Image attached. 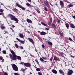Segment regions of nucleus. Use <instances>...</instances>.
I'll use <instances>...</instances> for the list:
<instances>
[{
    "label": "nucleus",
    "instance_id": "58836bf2",
    "mask_svg": "<svg viewBox=\"0 0 75 75\" xmlns=\"http://www.w3.org/2000/svg\"><path fill=\"white\" fill-rule=\"evenodd\" d=\"M24 62H21V63L20 64V65L21 64L22 65H24Z\"/></svg>",
    "mask_w": 75,
    "mask_h": 75
},
{
    "label": "nucleus",
    "instance_id": "e2e57ef3",
    "mask_svg": "<svg viewBox=\"0 0 75 75\" xmlns=\"http://www.w3.org/2000/svg\"><path fill=\"white\" fill-rule=\"evenodd\" d=\"M30 75H31V74H32V73L30 72Z\"/></svg>",
    "mask_w": 75,
    "mask_h": 75
},
{
    "label": "nucleus",
    "instance_id": "69168bd1",
    "mask_svg": "<svg viewBox=\"0 0 75 75\" xmlns=\"http://www.w3.org/2000/svg\"><path fill=\"white\" fill-rule=\"evenodd\" d=\"M32 57H34V56H33V55H31V56Z\"/></svg>",
    "mask_w": 75,
    "mask_h": 75
},
{
    "label": "nucleus",
    "instance_id": "f3484780",
    "mask_svg": "<svg viewBox=\"0 0 75 75\" xmlns=\"http://www.w3.org/2000/svg\"><path fill=\"white\" fill-rule=\"evenodd\" d=\"M19 37L20 38H24V35L22 34H19Z\"/></svg>",
    "mask_w": 75,
    "mask_h": 75
},
{
    "label": "nucleus",
    "instance_id": "4d7b16f0",
    "mask_svg": "<svg viewBox=\"0 0 75 75\" xmlns=\"http://www.w3.org/2000/svg\"><path fill=\"white\" fill-rule=\"evenodd\" d=\"M35 51L36 52H37V49H36V48H35Z\"/></svg>",
    "mask_w": 75,
    "mask_h": 75
},
{
    "label": "nucleus",
    "instance_id": "412c9836",
    "mask_svg": "<svg viewBox=\"0 0 75 75\" xmlns=\"http://www.w3.org/2000/svg\"><path fill=\"white\" fill-rule=\"evenodd\" d=\"M36 70L37 71H38V72L39 71H40L41 69L40 68H37V69H36Z\"/></svg>",
    "mask_w": 75,
    "mask_h": 75
},
{
    "label": "nucleus",
    "instance_id": "774afa93",
    "mask_svg": "<svg viewBox=\"0 0 75 75\" xmlns=\"http://www.w3.org/2000/svg\"><path fill=\"white\" fill-rule=\"evenodd\" d=\"M38 24H39V25H41V24H39V23Z\"/></svg>",
    "mask_w": 75,
    "mask_h": 75
},
{
    "label": "nucleus",
    "instance_id": "6ab92c4d",
    "mask_svg": "<svg viewBox=\"0 0 75 75\" xmlns=\"http://www.w3.org/2000/svg\"><path fill=\"white\" fill-rule=\"evenodd\" d=\"M52 26L53 27V28H57V27L54 24H52Z\"/></svg>",
    "mask_w": 75,
    "mask_h": 75
},
{
    "label": "nucleus",
    "instance_id": "aec40b11",
    "mask_svg": "<svg viewBox=\"0 0 75 75\" xmlns=\"http://www.w3.org/2000/svg\"><path fill=\"white\" fill-rule=\"evenodd\" d=\"M65 25L67 28H69V24H66Z\"/></svg>",
    "mask_w": 75,
    "mask_h": 75
},
{
    "label": "nucleus",
    "instance_id": "f8f14e48",
    "mask_svg": "<svg viewBox=\"0 0 75 75\" xmlns=\"http://www.w3.org/2000/svg\"><path fill=\"white\" fill-rule=\"evenodd\" d=\"M3 25H1L0 26L2 30H4L6 29V27Z\"/></svg>",
    "mask_w": 75,
    "mask_h": 75
},
{
    "label": "nucleus",
    "instance_id": "9b49d317",
    "mask_svg": "<svg viewBox=\"0 0 75 75\" xmlns=\"http://www.w3.org/2000/svg\"><path fill=\"white\" fill-rule=\"evenodd\" d=\"M26 21L27 22H28V23H31V24H32L33 23L32 21H31V20H30V19H27L26 20Z\"/></svg>",
    "mask_w": 75,
    "mask_h": 75
},
{
    "label": "nucleus",
    "instance_id": "9d476101",
    "mask_svg": "<svg viewBox=\"0 0 75 75\" xmlns=\"http://www.w3.org/2000/svg\"><path fill=\"white\" fill-rule=\"evenodd\" d=\"M52 18H50V21L48 23L49 25H50V26L51 24V23H52Z\"/></svg>",
    "mask_w": 75,
    "mask_h": 75
},
{
    "label": "nucleus",
    "instance_id": "3c124183",
    "mask_svg": "<svg viewBox=\"0 0 75 75\" xmlns=\"http://www.w3.org/2000/svg\"><path fill=\"white\" fill-rule=\"evenodd\" d=\"M59 34L60 35H62V33H61V32H59Z\"/></svg>",
    "mask_w": 75,
    "mask_h": 75
},
{
    "label": "nucleus",
    "instance_id": "37998d69",
    "mask_svg": "<svg viewBox=\"0 0 75 75\" xmlns=\"http://www.w3.org/2000/svg\"><path fill=\"white\" fill-rule=\"evenodd\" d=\"M4 75H8V74H7V73L6 72H5L4 73Z\"/></svg>",
    "mask_w": 75,
    "mask_h": 75
},
{
    "label": "nucleus",
    "instance_id": "cd10ccee",
    "mask_svg": "<svg viewBox=\"0 0 75 75\" xmlns=\"http://www.w3.org/2000/svg\"><path fill=\"white\" fill-rule=\"evenodd\" d=\"M68 6L69 7H73V5H72V4H70L68 5Z\"/></svg>",
    "mask_w": 75,
    "mask_h": 75
},
{
    "label": "nucleus",
    "instance_id": "c756f323",
    "mask_svg": "<svg viewBox=\"0 0 75 75\" xmlns=\"http://www.w3.org/2000/svg\"><path fill=\"white\" fill-rule=\"evenodd\" d=\"M25 70V69H23L22 68V69H21V71H22V72H24Z\"/></svg>",
    "mask_w": 75,
    "mask_h": 75
},
{
    "label": "nucleus",
    "instance_id": "a878e982",
    "mask_svg": "<svg viewBox=\"0 0 75 75\" xmlns=\"http://www.w3.org/2000/svg\"><path fill=\"white\" fill-rule=\"evenodd\" d=\"M41 24H42V25H43L45 26H47V24H46L45 23H44L43 22H42Z\"/></svg>",
    "mask_w": 75,
    "mask_h": 75
},
{
    "label": "nucleus",
    "instance_id": "393cba45",
    "mask_svg": "<svg viewBox=\"0 0 75 75\" xmlns=\"http://www.w3.org/2000/svg\"><path fill=\"white\" fill-rule=\"evenodd\" d=\"M2 52L4 54H6V50H3L2 51Z\"/></svg>",
    "mask_w": 75,
    "mask_h": 75
},
{
    "label": "nucleus",
    "instance_id": "ea45409f",
    "mask_svg": "<svg viewBox=\"0 0 75 75\" xmlns=\"http://www.w3.org/2000/svg\"><path fill=\"white\" fill-rule=\"evenodd\" d=\"M35 61L36 62H37V63L38 64V60H37V59H36Z\"/></svg>",
    "mask_w": 75,
    "mask_h": 75
},
{
    "label": "nucleus",
    "instance_id": "f03ea898",
    "mask_svg": "<svg viewBox=\"0 0 75 75\" xmlns=\"http://www.w3.org/2000/svg\"><path fill=\"white\" fill-rule=\"evenodd\" d=\"M8 16L9 17H10L11 19L12 20L15 21L16 22H18V19L17 18H16L14 16L11 15V14H8Z\"/></svg>",
    "mask_w": 75,
    "mask_h": 75
},
{
    "label": "nucleus",
    "instance_id": "5fc2aeb1",
    "mask_svg": "<svg viewBox=\"0 0 75 75\" xmlns=\"http://www.w3.org/2000/svg\"><path fill=\"white\" fill-rule=\"evenodd\" d=\"M45 29L46 30H49V28H45Z\"/></svg>",
    "mask_w": 75,
    "mask_h": 75
},
{
    "label": "nucleus",
    "instance_id": "2f4dec72",
    "mask_svg": "<svg viewBox=\"0 0 75 75\" xmlns=\"http://www.w3.org/2000/svg\"><path fill=\"white\" fill-rule=\"evenodd\" d=\"M40 59L41 61H42V62H44V60H43V59H42V58H40Z\"/></svg>",
    "mask_w": 75,
    "mask_h": 75
},
{
    "label": "nucleus",
    "instance_id": "a211bd4d",
    "mask_svg": "<svg viewBox=\"0 0 75 75\" xmlns=\"http://www.w3.org/2000/svg\"><path fill=\"white\" fill-rule=\"evenodd\" d=\"M70 26L71 27V28H75V26H74V25L72 23L70 24Z\"/></svg>",
    "mask_w": 75,
    "mask_h": 75
},
{
    "label": "nucleus",
    "instance_id": "338daca9",
    "mask_svg": "<svg viewBox=\"0 0 75 75\" xmlns=\"http://www.w3.org/2000/svg\"><path fill=\"white\" fill-rule=\"evenodd\" d=\"M1 49L0 47V51H1Z\"/></svg>",
    "mask_w": 75,
    "mask_h": 75
},
{
    "label": "nucleus",
    "instance_id": "473e14b6",
    "mask_svg": "<svg viewBox=\"0 0 75 75\" xmlns=\"http://www.w3.org/2000/svg\"><path fill=\"white\" fill-rule=\"evenodd\" d=\"M0 12L1 13H3V10L2 9H0Z\"/></svg>",
    "mask_w": 75,
    "mask_h": 75
},
{
    "label": "nucleus",
    "instance_id": "680f3d73",
    "mask_svg": "<svg viewBox=\"0 0 75 75\" xmlns=\"http://www.w3.org/2000/svg\"><path fill=\"white\" fill-rule=\"evenodd\" d=\"M12 32H14V31L13 30V29H12Z\"/></svg>",
    "mask_w": 75,
    "mask_h": 75
},
{
    "label": "nucleus",
    "instance_id": "e433bc0d",
    "mask_svg": "<svg viewBox=\"0 0 75 75\" xmlns=\"http://www.w3.org/2000/svg\"><path fill=\"white\" fill-rule=\"evenodd\" d=\"M13 10H15L16 11H18V10L16 8H14L13 9Z\"/></svg>",
    "mask_w": 75,
    "mask_h": 75
},
{
    "label": "nucleus",
    "instance_id": "0eeeda50",
    "mask_svg": "<svg viewBox=\"0 0 75 75\" xmlns=\"http://www.w3.org/2000/svg\"><path fill=\"white\" fill-rule=\"evenodd\" d=\"M16 40L18 41L19 42H20L21 44H24L25 43V42L23 40H21L20 39H18V38H16Z\"/></svg>",
    "mask_w": 75,
    "mask_h": 75
},
{
    "label": "nucleus",
    "instance_id": "39448f33",
    "mask_svg": "<svg viewBox=\"0 0 75 75\" xmlns=\"http://www.w3.org/2000/svg\"><path fill=\"white\" fill-rule=\"evenodd\" d=\"M16 5L17 7H19V8H21L22 10H25V8H24L23 7L20 5V4L17 3H16Z\"/></svg>",
    "mask_w": 75,
    "mask_h": 75
},
{
    "label": "nucleus",
    "instance_id": "49530a36",
    "mask_svg": "<svg viewBox=\"0 0 75 75\" xmlns=\"http://www.w3.org/2000/svg\"><path fill=\"white\" fill-rule=\"evenodd\" d=\"M42 47L43 48H44L45 47V46H44V45H42Z\"/></svg>",
    "mask_w": 75,
    "mask_h": 75
},
{
    "label": "nucleus",
    "instance_id": "b1692460",
    "mask_svg": "<svg viewBox=\"0 0 75 75\" xmlns=\"http://www.w3.org/2000/svg\"><path fill=\"white\" fill-rule=\"evenodd\" d=\"M26 6H28V7H30L31 5L30 4L28 3H27L26 4Z\"/></svg>",
    "mask_w": 75,
    "mask_h": 75
},
{
    "label": "nucleus",
    "instance_id": "6e6552de",
    "mask_svg": "<svg viewBox=\"0 0 75 75\" xmlns=\"http://www.w3.org/2000/svg\"><path fill=\"white\" fill-rule=\"evenodd\" d=\"M24 66H26L28 67H31V65L30 63H24Z\"/></svg>",
    "mask_w": 75,
    "mask_h": 75
},
{
    "label": "nucleus",
    "instance_id": "1a4fd4ad",
    "mask_svg": "<svg viewBox=\"0 0 75 75\" xmlns=\"http://www.w3.org/2000/svg\"><path fill=\"white\" fill-rule=\"evenodd\" d=\"M28 39L30 42H32L33 45L34 44V42L33 39H31L30 38H28Z\"/></svg>",
    "mask_w": 75,
    "mask_h": 75
},
{
    "label": "nucleus",
    "instance_id": "f704fd0d",
    "mask_svg": "<svg viewBox=\"0 0 75 75\" xmlns=\"http://www.w3.org/2000/svg\"><path fill=\"white\" fill-rule=\"evenodd\" d=\"M69 39L70 40V41H72V39L71 38H69Z\"/></svg>",
    "mask_w": 75,
    "mask_h": 75
},
{
    "label": "nucleus",
    "instance_id": "bb28decb",
    "mask_svg": "<svg viewBox=\"0 0 75 75\" xmlns=\"http://www.w3.org/2000/svg\"><path fill=\"white\" fill-rule=\"evenodd\" d=\"M15 46L17 48H18V45L16 44H15Z\"/></svg>",
    "mask_w": 75,
    "mask_h": 75
},
{
    "label": "nucleus",
    "instance_id": "09e8293b",
    "mask_svg": "<svg viewBox=\"0 0 75 75\" xmlns=\"http://www.w3.org/2000/svg\"><path fill=\"white\" fill-rule=\"evenodd\" d=\"M28 1H29V2H30V3H31V0H27Z\"/></svg>",
    "mask_w": 75,
    "mask_h": 75
},
{
    "label": "nucleus",
    "instance_id": "6e6d98bb",
    "mask_svg": "<svg viewBox=\"0 0 75 75\" xmlns=\"http://www.w3.org/2000/svg\"><path fill=\"white\" fill-rule=\"evenodd\" d=\"M1 3L0 4L1 5H3V3Z\"/></svg>",
    "mask_w": 75,
    "mask_h": 75
},
{
    "label": "nucleus",
    "instance_id": "4468645a",
    "mask_svg": "<svg viewBox=\"0 0 75 75\" xmlns=\"http://www.w3.org/2000/svg\"><path fill=\"white\" fill-rule=\"evenodd\" d=\"M52 72H53L54 74H57V71H56V70L55 69L52 70Z\"/></svg>",
    "mask_w": 75,
    "mask_h": 75
},
{
    "label": "nucleus",
    "instance_id": "f257e3e1",
    "mask_svg": "<svg viewBox=\"0 0 75 75\" xmlns=\"http://www.w3.org/2000/svg\"><path fill=\"white\" fill-rule=\"evenodd\" d=\"M10 51L11 54H12L13 56H12L11 54H9V57H10L11 58V59L12 60L16 61V59L18 60H21V57L20 56H17L13 50H11Z\"/></svg>",
    "mask_w": 75,
    "mask_h": 75
},
{
    "label": "nucleus",
    "instance_id": "c85d7f7f",
    "mask_svg": "<svg viewBox=\"0 0 75 75\" xmlns=\"http://www.w3.org/2000/svg\"><path fill=\"white\" fill-rule=\"evenodd\" d=\"M42 59H45V60H47V57H42Z\"/></svg>",
    "mask_w": 75,
    "mask_h": 75
},
{
    "label": "nucleus",
    "instance_id": "4c0bfd02",
    "mask_svg": "<svg viewBox=\"0 0 75 75\" xmlns=\"http://www.w3.org/2000/svg\"><path fill=\"white\" fill-rule=\"evenodd\" d=\"M14 74L15 75H19V74L17 73H14Z\"/></svg>",
    "mask_w": 75,
    "mask_h": 75
},
{
    "label": "nucleus",
    "instance_id": "c03bdc74",
    "mask_svg": "<svg viewBox=\"0 0 75 75\" xmlns=\"http://www.w3.org/2000/svg\"><path fill=\"white\" fill-rule=\"evenodd\" d=\"M0 15H2V16H3V15H4V13H0Z\"/></svg>",
    "mask_w": 75,
    "mask_h": 75
},
{
    "label": "nucleus",
    "instance_id": "7ed1b4c3",
    "mask_svg": "<svg viewBox=\"0 0 75 75\" xmlns=\"http://www.w3.org/2000/svg\"><path fill=\"white\" fill-rule=\"evenodd\" d=\"M11 65L14 71H18V67L17 66H16L15 64H12Z\"/></svg>",
    "mask_w": 75,
    "mask_h": 75
},
{
    "label": "nucleus",
    "instance_id": "052dcab7",
    "mask_svg": "<svg viewBox=\"0 0 75 75\" xmlns=\"http://www.w3.org/2000/svg\"><path fill=\"white\" fill-rule=\"evenodd\" d=\"M12 27H13V28H14V27H15V26H14V25H13Z\"/></svg>",
    "mask_w": 75,
    "mask_h": 75
},
{
    "label": "nucleus",
    "instance_id": "8fccbe9b",
    "mask_svg": "<svg viewBox=\"0 0 75 75\" xmlns=\"http://www.w3.org/2000/svg\"><path fill=\"white\" fill-rule=\"evenodd\" d=\"M5 33H4V34H6V33H7L8 34V32L4 31Z\"/></svg>",
    "mask_w": 75,
    "mask_h": 75
},
{
    "label": "nucleus",
    "instance_id": "a19ab883",
    "mask_svg": "<svg viewBox=\"0 0 75 75\" xmlns=\"http://www.w3.org/2000/svg\"><path fill=\"white\" fill-rule=\"evenodd\" d=\"M20 49H21V50H22V49H23V47H22V46H20Z\"/></svg>",
    "mask_w": 75,
    "mask_h": 75
},
{
    "label": "nucleus",
    "instance_id": "423d86ee",
    "mask_svg": "<svg viewBox=\"0 0 75 75\" xmlns=\"http://www.w3.org/2000/svg\"><path fill=\"white\" fill-rule=\"evenodd\" d=\"M74 73V71L72 70H70L67 73L68 75H71Z\"/></svg>",
    "mask_w": 75,
    "mask_h": 75
},
{
    "label": "nucleus",
    "instance_id": "de8ad7c7",
    "mask_svg": "<svg viewBox=\"0 0 75 75\" xmlns=\"http://www.w3.org/2000/svg\"><path fill=\"white\" fill-rule=\"evenodd\" d=\"M50 61H51V62H52V58L50 59Z\"/></svg>",
    "mask_w": 75,
    "mask_h": 75
},
{
    "label": "nucleus",
    "instance_id": "79ce46f5",
    "mask_svg": "<svg viewBox=\"0 0 75 75\" xmlns=\"http://www.w3.org/2000/svg\"><path fill=\"white\" fill-rule=\"evenodd\" d=\"M3 57H2L1 56H0V60H1V59H3Z\"/></svg>",
    "mask_w": 75,
    "mask_h": 75
},
{
    "label": "nucleus",
    "instance_id": "ddd939ff",
    "mask_svg": "<svg viewBox=\"0 0 75 75\" xmlns=\"http://www.w3.org/2000/svg\"><path fill=\"white\" fill-rule=\"evenodd\" d=\"M59 72L61 74H62L63 75H64L65 74H64V73L62 70H59Z\"/></svg>",
    "mask_w": 75,
    "mask_h": 75
},
{
    "label": "nucleus",
    "instance_id": "864d4df0",
    "mask_svg": "<svg viewBox=\"0 0 75 75\" xmlns=\"http://www.w3.org/2000/svg\"><path fill=\"white\" fill-rule=\"evenodd\" d=\"M72 17L75 19V16H72Z\"/></svg>",
    "mask_w": 75,
    "mask_h": 75
},
{
    "label": "nucleus",
    "instance_id": "c9c22d12",
    "mask_svg": "<svg viewBox=\"0 0 75 75\" xmlns=\"http://www.w3.org/2000/svg\"><path fill=\"white\" fill-rule=\"evenodd\" d=\"M61 22V20H59V19L57 20V22L58 23H59L60 22Z\"/></svg>",
    "mask_w": 75,
    "mask_h": 75
},
{
    "label": "nucleus",
    "instance_id": "dca6fc26",
    "mask_svg": "<svg viewBox=\"0 0 75 75\" xmlns=\"http://www.w3.org/2000/svg\"><path fill=\"white\" fill-rule=\"evenodd\" d=\"M46 34V33L44 32H42L40 33V35H45Z\"/></svg>",
    "mask_w": 75,
    "mask_h": 75
},
{
    "label": "nucleus",
    "instance_id": "bf43d9fd",
    "mask_svg": "<svg viewBox=\"0 0 75 75\" xmlns=\"http://www.w3.org/2000/svg\"><path fill=\"white\" fill-rule=\"evenodd\" d=\"M38 13H40V11H38Z\"/></svg>",
    "mask_w": 75,
    "mask_h": 75
},
{
    "label": "nucleus",
    "instance_id": "a18cd8bd",
    "mask_svg": "<svg viewBox=\"0 0 75 75\" xmlns=\"http://www.w3.org/2000/svg\"><path fill=\"white\" fill-rule=\"evenodd\" d=\"M1 60H2V61H1L2 62H4V60L3 59Z\"/></svg>",
    "mask_w": 75,
    "mask_h": 75
},
{
    "label": "nucleus",
    "instance_id": "7c9ffc66",
    "mask_svg": "<svg viewBox=\"0 0 75 75\" xmlns=\"http://www.w3.org/2000/svg\"><path fill=\"white\" fill-rule=\"evenodd\" d=\"M44 8H45V11H48V9H47V8L45 6L44 7Z\"/></svg>",
    "mask_w": 75,
    "mask_h": 75
},
{
    "label": "nucleus",
    "instance_id": "13d9d810",
    "mask_svg": "<svg viewBox=\"0 0 75 75\" xmlns=\"http://www.w3.org/2000/svg\"><path fill=\"white\" fill-rule=\"evenodd\" d=\"M71 57L72 58H74V56H71Z\"/></svg>",
    "mask_w": 75,
    "mask_h": 75
},
{
    "label": "nucleus",
    "instance_id": "0e129e2a",
    "mask_svg": "<svg viewBox=\"0 0 75 75\" xmlns=\"http://www.w3.org/2000/svg\"><path fill=\"white\" fill-rule=\"evenodd\" d=\"M10 28L11 30H13V29H12V28Z\"/></svg>",
    "mask_w": 75,
    "mask_h": 75
},
{
    "label": "nucleus",
    "instance_id": "5701e85b",
    "mask_svg": "<svg viewBox=\"0 0 75 75\" xmlns=\"http://www.w3.org/2000/svg\"><path fill=\"white\" fill-rule=\"evenodd\" d=\"M48 44L49 45H52V43L51 42H48Z\"/></svg>",
    "mask_w": 75,
    "mask_h": 75
},
{
    "label": "nucleus",
    "instance_id": "603ef678",
    "mask_svg": "<svg viewBox=\"0 0 75 75\" xmlns=\"http://www.w3.org/2000/svg\"><path fill=\"white\" fill-rule=\"evenodd\" d=\"M60 54H61V55H64V53L62 52H60Z\"/></svg>",
    "mask_w": 75,
    "mask_h": 75
},
{
    "label": "nucleus",
    "instance_id": "4be33fe9",
    "mask_svg": "<svg viewBox=\"0 0 75 75\" xmlns=\"http://www.w3.org/2000/svg\"><path fill=\"white\" fill-rule=\"evenodd\" d=\"M60 5H61V6H62V5H63V4H64V3L62 1H60Z\"/></svg>",
    "mask_w": 75,
    "mask_h": 75
},
{
    "label": "nucleus",
    "instance_id": "20e7f679",
    "mask_svg": "<svg viewBox=\"0 0 75 75\" xmlns=\"http://www.w3.org/2000/svg\"><path fill=\"white\" fill-rule=\"evenodd\" d=\"M43 3L45 6H46V7H47L48 8H50V5L49 4H48V1H43Z\"/></svg>",
    "mask_w": 75,
    "mask_h": 75
},
{
    "label": "nucleus",
    "instance_id": "72a5a7b5",
    "mask_svg": "<svg viewBox=\"0 0 75 75\" xmlns=\"http://www.w3.org/2000/svg\"><path fill=\"white\" fill-rule=\"evenodd\" d=\"M38 75H42V73H41V72H38Z\"/></svg>",
    "mask_w": 75,
    "mask_h": 75
},
{
    "label": "nucleus",
    "instance_id": "2eb2a0df",
    "mask_svg": "<svg viewBox=\"0 0 75 75\" xmlns=\"http://www.w3.org/2000/svg\"><path fill=\"white\" fill-rule=\"evenodd\" d=\"M54 59L55 61H59V59L57 58V57L55 56L54 57Z\"/></svg>",
    "mask_w": 75,
    "mask_h": 75
}]
</instances>
